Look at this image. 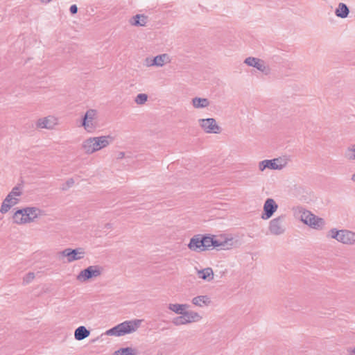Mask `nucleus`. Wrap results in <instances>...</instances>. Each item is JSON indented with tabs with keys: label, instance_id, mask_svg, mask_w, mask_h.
Masks as SVG:
<instances>
[{
	"label": "nucleus",
	"instance_id": "nucleus-24",
	"mask_svg": "<svg viewBox=\"0 0 355 355\" xmlns=\"http://www.w3.org/2000/svg\"><path fill=\"white\" fill-rule=\"evenodd\" d=\"M182 315L185 317L187 324L198 322L202 319V317L197 312L194 311L185 310Z\"/></svg>",
	"mask_w": 355,
	"mask_h": 355
},
{
	"label": "nucleus",
	"instance_id": "nucleus-26",
	"mask_svg": "<svg viewBox=\"0 0 355 355\" xmlns=\"http://www.w3.org/2000/svg\"><path fill=\"white\" fill-rule=\"evenodd\" d=\"M189 305L187 304H169L168 309L175 312L176 314L182 315Z\"/></svg>",
	"mask_w": 355,
	"mask_h": 355
},
{
	"label": "nucleus",
	"instance_id": "nucleus-11",
	"mask_svg": "<svg viewBox=\"0 0 355 355\" xmlns=\"http://www.w3.org/2000/svg\"><path fill=\"white\" fill-rule=\"evenodd\" d=\"M244 63L250 67L256 68L266 75H268L270 73V68L269 66L266 65L265 62L259 58L248 57L245 59Z\"/></svg>",
	"mask_w": 355,
	"mask_h": 355
},
{
	"label": "nucleus",
	"instance_id": "nucleus-39",
	"mask_svg": "<svg viewBox=\"0 0 355 355\" xmlns=\"http://www.w3.org/2000/svg\"><path fill=\"white\" fill-rule=\"evenodd\" d=\"M351 353L353 354V355H355V348L351 351Z\"/></svg>",
	"mask_w": 355,
	"mask_h": 355
},
{
	"label": "nucleus",
	"instance_id": "nucleus-35",
	"mask_svg": "<svg viewBox=\"0 0 355 355\" xmlns=\"http://www.w3.org/2000/svg\"><path fill=\"white\" fill-rule=\"evenodd\" d=\"M11 195L12 197L20 196L21 195V192L19 191V187L16 186L12 188V191L8 193Z\"/></svg>",
	"mask_w": 355,
	"mask_h": 355
},
{
	"label": "nucleus",
	"instance_id": "nucleus-12",
	"mask_svg": "<svg viewBox=\"0 0 355 355\" xmlns=\"http://www.w3.org/2000/svg\"><path fill=\"white\" fill-rule=\"evenodd\" d=\"M277 208L278 205L272 198H267L263 205L261 218L263 220L269 219L272 216Z\"/></svg>",
	"mask_w": 355,
	"mask_h": 355
},
{
	"label": "nucleus",
	"instance_id": "nucleus-3",
	"mask_svg": "<svg viewBox=\"0 0 355 355\" xmlns=\"http://www.w3.org/2000/svg\"><path fill=\"white\" fill-rule=\"evenodd\" d=\"M301 220L304 224L315 230H322L325 225L323 218L316 216L307 210L302 212Z\"/></svg>",
	"mask_w": 355,
	"mask_h": 355
},
{
	"label": "nucleus",
	"instance_id": "nucleus-21",
	"mask_svg": "<svg viewBox=\"0 0 355 355\" xmlns=\"http://www.w3.org/2000/svg\"><path fill=\"white\" fill-rule=\"evenodd\" d=\"M198 276L200 279L210 282L214 279V272L211 268H206L197 272Z\"/></svg>",
	"mask_w": 355,
	"mask_h": 355
},
{
	"label": "nucleus",
	"instance_id": "nucleus-28",
	"mask_svg": "<svg viewBox=\"0 0 355 355\" xmlns=\"http://www.w3.org/2000/svg\"><path fill=\"white\" fill-rule=\"evenodd\" d=\"M137 349L127 347L119 349L114 352L113 355H137Z\"/></svg>",
	"mask_w": 355,
	"mask_h": 355
},
{
	"label": "nucleus",
	"instance_id": "nucleus-15",
	"mask_svg": "<svg viewBox=\"0 0 355 355\" xmlns=\"http://www.w3.org/2000/svg\"><path fill=\"white\" fill-rule=\"evenodd\" d=\"M202 234H196L194 235L191 239L188 244V248L195 252H202L200 250L202 248V245H203L202 242Z\"/></svg>",
	"mask_w": 355,
	"mask_h": 355
},
{
	"label": "nucleus",
	"instance_id": "nucleus-25",
	"mask_svg": "<svg viewBox=\"0 0 355 355\" xmlns=\"http://www.w3.org/2000/svg\"><path fill=\"white\" fill-rule=\"evenodd\" d=\"M192 105L195 108H205L209 105V101L205 98L195 97L192 99Z\"/></svg>",
	"mask_w": 355,
	"mask_h": 355
},
{
	"label": "nucleus",
	"instance_id": "nucleus-5",
	"mask_svg": "<svg viewBox=\"0 0 355 355\" xmlns=\"http://www.w3.org/2000/svg\"><path fill=\"white\" fill-rule=\"evenodd\" d=\"M202 239L203 245H202V248H200L202 251L213 248L225 247L229 241L227 239L220 241L217 239L216 236L210 234H202Z\"/></svg>",
	"mask_w": 355,
	"mask_h": 355
},
{
	"label": "nucleus",
	"instance_id": "nucleus-20",
	"mask_svg": "<svg viewBox=\"0 0 355 355\" xmlns=\"http://www.w3.org/2000/svg\"><path fill=\"white\" fill-rule=\"evenodd\" d=\"M349 13L348 6L344 3H339L338 7L335 10V15L340 18H347Z\"/></svg>",
	"mask_w": 355,
	"mask_h": 355
},
{
	"label": "nucleus",
	"instance_id": "nucleus-29",
	"mask_svg": "<svg viewBox=\"0 0 355 355\" xmlns=\"http://www.w3.org/2000/svg\"><path fill=\"white\" fill-rule=\"evenodd\" d=\"M344 155L345 157L349 160H355V144L347 148Z\"/></svg>",
	"mask_w": 355,
	"mask_h": 355
},
{
	"label": "nucleus",
	"instance_id": "nucleus-14",
	"mask_svg": "<svg viewBox=\"0 0 355 355\" xmlns=\"http://www.w3.org/2000/svg\"><path fill=\"white\" fill-rule=\"evenodd\" d=\"M19 200L15 197H12L11 195L8 194L6 198L3 200L0 212L3 214L7 213L10 208L17 205Z\"/></svg>",
	"mask_w": 355,
	"mask_h": 355
},
{
	"label": "nucleus",
	"instance_id": "nucleus-7",
	"mask_svg": "<svg viewBox=\"0 0 355 355\" xmlns=\"http://www.w3.org/2000/svg\"><path fill=\"white\" fill-rule=\"evenodd\" d=\"M286 164V162L281 157L272 159H265L259 162V168L261 171H263L266 168L272 170H281Z\"/></svg>",
	"mask_w": 355,
	"mask_h": 355
},
{
	"label": "nucleus",
	"instance_id": "nucleus-1",
	"mask_svg": "<svg viewBox=\"0 0 355 355\" xmlns=\"http://www.w3.org/2000/svg\"><path fill=\"white\" fill-rule=\"evenodd\" d=\"M113 140L114 138L110 135L90 137L83 143L82 148L87 154H92L106 147Z\"/></svg>",
	"mask_w": 355,
	"mask_h": 355
},
{
	"label": "nucleus",
	"instance_id": "nucleus-37",
	"mask_svg": "<svg viewBox=\"0 0 355 355\" xmlns=\"http://www.w3.org/2000/svg\"><path fill=\"white\" fill-rule=\"evenodd\" d=\"M124 155H125V153H124L123 152H121V153H119V156H118V158H119V159H121V158H123V157H124Z\"/></svg>",
	"mask_w": 355,
	"mask_h": 355
},
{
	"label": "nucleus",
	"instance_id": "nucleus-36",
	"mask_svg": "<svg viewBox=\"0 0 355 355\" xmlns=\"http://www.w3.org/2000/svg\"><path fill=\"white\" fill-rule=\"evenodd\" d=\"M70 13L73 15L78 12V7L76 4H73L69 8Z\"/></svg>",
	"mask_w": 355,
	"mask_h": 355
},
{
	"label": "nucleus",
	"instance_id": "nucleus-34",
	"mask_svg": "<svg viewBox=\"0 0 355 355\" xmlns=\"http://www.w3.org/2000/svg\"><path fill=\"white\" fill-rule=\"evenodd\" d=\"M74 184V180L73 178H69L67 180L64 184L62 187V190L66 191Z\"/></svg>",
	"mask_w": 355,
	"mask_h": 355
},
{
	"label": "nucleus",
	"instance_id": "nucleus-32",
	"mask_svg": "<svg viewBox=\"0 0 355 355\" xmlns=\"http://www.w3.org/2000/svg\"><path fill=\"white\" fill-rule=\"evenodd\" d=\"M35 273L33 272H29L27 273L24 277L23 278V284H28L31 282L35 278Z\"/></svg>",
	"mask_w": 355,
	"mask_h": 355
},
{
	"label": "nucleus",
	"instance_id": "nucleus-2",
	"mask_svg": "<svg viewBox=\"0 0 355 355\" xmlns=\"http://www.w3.org/2000/svg\"><path fill=\"white\" fill-rule=\"evenodd\" d=\"M141 322V320L138 319L124 321L108 329L106 331V334L109 336H122L132 334L137 331Z\"/></svg>",
	"mask_w": 355,
	"mask_h": 355
},
{
	"label": "nucleus",
	"instance_id": "nucleus-8",
	"mask_svg": "<svg viewBox=\"0 0 355 355\" xmlns=\"http://www.w3.org/2000/svg\"><path fill=\"white\" fill-rule=\"evenodd\" d=\"M59 254L62 257H67V262L71 263L83 259L85 256V251L83 248H77L75 249L66 248L60 252Z\"/></svg>",
	"mask_w": 355,
	"mask_h": 355
},
{
	"label": "nucleus",
	"instance_id": "nucleus-40",
	"mask_svg": "<svg viewBox=\"0 0 355 355\" xmlns=\"http://www.w3.org/2000/svg\"><path fill=\"white\" fill-rule=\"evenodd\" d=\"M41 1H43L44 0H41ZM51 1H52V0H46V2H48V3H49V2Z\"/></svg>",
	"mask_w": 355,
	"mask_h": 355
},
{
	"label": "nucleus",
	"instance_id": "nucleus-27",
	"mask_svg": "<svg viewBox=\"0 0 355 355\" xmlns=\"http://www.w3.org/2000/svg\"><path fill=\"white\" fill-rule=\"evenodd\" d=\"M211 302L209 297L207 295H198L193 298L192 303L198 306H202L203 304L208 305Z\"/></svg>",
	"mask_w": 355,
	"mask_h": 355
},
{
	"label": "nucleus",
	"instance_id": "nucleus-13",
	"mask_svg": "<svg viewBox=\"0 0 355 355\" xmlns=\"http://www.w3.org/2000/svg\"><path fill=\"white\" fill-rule=\"evenodd\" d=\"M338 241L347 245L355 243V232L347 230H340Z\"/></svg>",
	"mask_w": 355,
	"mask_h": 355
},
{
	"label": "nucleus",
	"instance_id": "nucleus-9",
	"mask_svg": "<svg viewBox=\"0 0 355 355\" xmlns=\"http://www.w3.org/2000/svg\"><path fill=\"white\" fill-rule=\"evenodd\" d=\"M285 220V215H281L273 218L269 223V231L273 235H281L285 232V227L284 225Z\"/></svg>",
	"mask_w": 355,
	"mask_h": 355
},
{
	"label": "nucleus",
	"instance_id": "nucleus-18",
	"mask_svg": "<svg viewBox=\"0 0 355 355\" xmlns=\"http://www.w3.org/2000/svg\"><path fill=\"white\" fill-rule=\"evenodd\" d=\"M147 21L148 17L141 14H137L129 20L130 24L134 26H144Z\"/></svg>",
	"mask_w": 355,
	"mask_h": 355
},
{
	"label": "nucleus",
	"instance_id": "nucleus-33",
	"mask_svg": "<svg viewBox=\"0 0 355 355\" xmlns=\"http://www.w3.org/2000/svg\"><path fill=\"white\" fill-rule=\"evenodd\" d=\"M339 234H340V230H338L336 228H333V229L329 230V232L328 233V236H330L332 239L338 240V238L339 236Z\"/></svg>",
	"mask_w": 355,
	"mask_h": 355
},
{
	"label": "nucleus",
	"instance_id": "nucleus-22",
	"mask_svg": "<svg viewBox=\"0 0 355 355\" xmlns=\"http://www.w3.org/2000/svg\"><path fill=\"white\" fill-rule=\"evenodd\" d=\"M89 334V330L87 329V328L84 326H80L75 330L74 337L77 340H82L87 338Z\"/></svg>",
	"mask_w": 355,
	"mask_h": 355
},
{
	"label": "nucleus",
	"instance_id": "nucleus-38",
	"mask_svg": "<svg viewBox=\"0 0 355 355\" xmlns=\"http://www.w3.org/2000/svg\"><path fill=\"white\" fill-rule=\"evenodd\" d=\"M352 180L355 182V173H354L352 175Z\"/></svg>",
	"mask_w": 355,
	"mask_h": 355
},
{
	"label": "nucleus",
	"instance_id": "nucleus-4",
	"mask_svg": "<svg viewBox=\"0 0 355 355\" xmlns=\"http://www.w3.org/2000/svg\"><path fill=\"white\" fill-rule=\"evenodd\" d=\"M103 268L98 265L90 266L82 270L76 277V279L80 282H85L88 280L100 276Z\"/></svg>",
	"mask_w": 355,
	"mask_h": 355
},
{
	"label": "nucleus",
	"instance_id": "nucleus-23",
	"mask_svg": "<svg viewBox=\"0 0 355 355\" xmlns=\"http://www.w3.org/2000/svg\"><path fill=\"white\" fill-rule=\"evenodd\" d=\"M13 223L16 224L27 223L23 208L17 209L12 216Z\"/></svg>",
	"mask_w": 355,
	"mask_h": 355
},
{
	"label": "nucleus",
	"instance_id": "nucleus-16",
	"mask_svg": "<svg viewBox=\"0 0 355 355\" xmlns=\"http://www.w3.org/2000/svg\"><path fill=\"white\" fill-rule=\"evenodd\" d=\"M23 210L25 214L27 223L34 221V220L37 218L41 213V210L35 207H27L23 208Z\"/></svg>",
	"mask_w": 355,
	"mask_h": 355
},
{
	"label": "nucleus",
	"instance_id": "nucleus-6",
	"mask_svg": "<svg viewBox=\"0 0 355 355\" xmlns=\"http://www.w3.org/2000/svg\"><path fill=\"white\" fill-rule=\"evenodd\" d=\"M97 112L96 110H88L82 118L81 125L88 132H93L96 128V122L94 119L96 118Z\"/></svg>",
	"mask_w": 355,
	"mask_h": 355
},
{
	"label": "nucleus",
	"instance_id": "nucleus-10",
	"mask_svg": "<svg viewBox=\"0 0 355 355\" xmlns=\"http://www.w3.org/2000/svg\"><path fill=\"white\" fill-rule=\"evenodd\" d=\"M198 121L200 127L207 133L219 134L222 130L214 118L201 119Z\"/></svg>",
	"mask_w": 355,
	"mask_h": 355
},
{
	"label": "nucleus",
	"instance_id": "nucleus-17",
	"mask_svg": "<svg viewBox=\"0 0 355 355\" xmlns=\"http://www.w3.org/2000/svg\"><path fill=\"white\" fill-rule=\"evenodd\" d=\"M57 119L53 116H47L40 119L37 121V126L40 128L52 129L57 124Z\"/></svg>",
	"mask_w": 355,
	"mask_h": 355
},
{
	"label": "nucleus",
	"instance_id": "nucleus-31",
	"mask_svg": "<svg viewBox=\"0 0 355 355\" xmlns=\"http://www.w3.org/2000/svg\"><path fill=\"white\" fill-rule=\"evenodd\" d=\"M172 322L175 326H180V325L187 324L186 318L184 316V315H180V316H177V317L174 318L173 319V320H172Z\"/></svg>",
	"mask_w": 355,
	"mask_h": 355
},
{
	"label": "nucleus",
	"instance_id": "nucleus-19",
	"mask_svg": "<svg viewBox=\"0 0 355 355\" xmlns=\"http://www.w3.org/2000/svg\"><path fill=\"white\" fill-rule=\"evenodd\" d=\"M166 59H168V56L166 54H162L154 57L153 59L148 61L149 59H146L147 65L148 66H157L162 67L166 62Z\"/></svg>",
	"mask_w": 355,
	"mask_h": 355
},
{
	"label": "nucleus",
	"instance_id": "nucleus-30",
	"mask_svg": "<svg viewBox=\"0 0 355 355\" xmlns=\"http://www.w3.org/2000/svg\"><path fill=\"white\" fill-rule=\"evenodd\" d=\"M148 95L146 94H139L135 97V101L138 105H144L148 101Z\"/></svg>",
	"mask_w": 355,
	"mask_h": 355
}]
</instances>
